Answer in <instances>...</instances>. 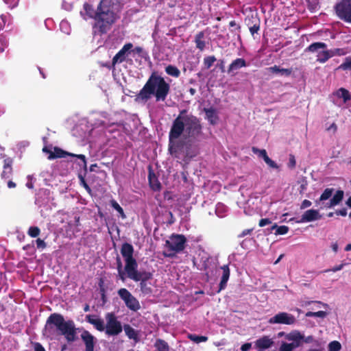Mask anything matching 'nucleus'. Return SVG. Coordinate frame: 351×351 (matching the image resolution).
<instances>
[{
  "label": "nucleus",
  "mask_w": 351,
  "mask_h": 351,
  "mask_svg": "<svg viewBox=\"0 0 351 351\" xmlns=\"http://www.w3.org/2000/svg\"><path fill=\"white\" fill-rule=\"evenodd\" d=\"M202 125L200 119L192 114H188L186 110L180 112L173 121L169 132L168 152L175 158L179 157L184 142L178 141L182 136L189 138V142L197 140L202 134Z\"/></svg>",
  "instance_id": "1"
},
{
  "label": "nucleus",
  "mask_w": 351,
  "mask_h": 351,
  "mask_svg": "<svg viewBox=\"0 0 351 351\" xmlns=\"http://www.w3.org/2000/svg\"><path fill=\"white\" fill-rule=\"evenodd\" d=\"M77 330L73 320L66 321L62 314L53 313L48 317L43 333L51 339L56 335H62L71 343L77 340Z\"/></svg>",
  "instance_id": "2"
},
{
  "label": "nucleus",
  "mask_w": 351,
  "mask_h": 351,
  "mask_svg": "<svg viewBox=\"0 0 351 351\" xmlns=\"http://www.w3.org/2000/svg\"><path fill=\"white\" fill-rule=\"evenodd\" d=\"M169 92V84L157 73L153 72L136 95L135 101L146 102L154 96L156 101H165Z\"/></svg>",
  "instance_id": "3"
},
{
  "label": "nucleus",
  "mask_w": 351,
  "mask_h": 351,
  "mask_svg": "<svg viewBox=\"0 0 351 351\" xmlns=\"http://www.w3.org/2000/svg\"><path fill=\"white\" fill-rule=\"evenodd\" d=\"M118 16L113 11L108 0H101L97 6V14L95 19L93 28L99 34L107 33L116 22Z\"/></svg>",
  "instance_id": "4"
},
{
  "label": "nucleus",
  "mask_w": 351,
  "mask_h": 351,
  "mask_svg": "<svg viewBox=\"0 0 351 351\" xmlns=\"http://www.w3.org/2000/svg\"><path fill=\"white\" fill-rule=\"evenodd\" d=\"M186 242V238L184 234H172L165 241V247L167 248V251L163 252V256L168 258L175 257L177 254L184 250Z\"/></svg>",
  "instance_id": "5"
},
{
  "label": "nucleus",
  "mask_w": 351,
  "mask_h": 351,
  "mask_svg": "<svg viewBox=\"0 0 351 351\" xmlns=\"http://www.w3.org/2000/svg\"><path fill=\"white\" fill-rule=\"evenodd\" d=\"M127 277L134 282H140V290L143 295H150L152 293V289L147 283V281L153 278L152 273L145 269L138 270L137 268L127 273Z\"/></svg>",
  "instance_id": "6"
},
{
  "label": "nucleus",
  "mask_w": 351,
  "mask_h": 351,
  "mask_svg": "<svg viewBox=\"0 0 351 351\" xmlns=\"http://www.w3.org/2000/svg\"><path fill=\"white\" fill-rule=\"evenodd\" d=\"M53 149V150H52L51 148H49V147L47 146H45L43 148V152L48 154V160H51L56 158H66V156L75 157L82 160V164L81 165L83 166L84 169H86V156L84 154H75L69 153L62 149L58 147H54Z\"/></svg>",
  "instance_id": "7"
},
{
  "label": "nucleus",
  "mask_w": 351,
  "mask_h": 351,
  "mask_svg": "<svg viewBox=\"0 0 351 351\" xmlns=\"http://www.w3.org/2000/svg\"><path fill=\"white\" fill-rule=\"evenodd\" d=\"M121 254L125 260V268L126 273L138 268L136 260L134 258V247L129 243H123L121 247Z\"/></svg>",
  "instance_id": "8"
},
{
  "label": "nucleus",
  "mask_w": 351,
  "mask_h": 351,
  "mask_svg": "<svg viewBox=\"0 0 351 351\" xmlns=\"http://www.w3.org/2000/svg\"><path fill=\"white\" fill-rule=\"evenodd\" d=\"M106 325L105 326L106 334L109 336H116L123 330L121 322L113 313H108L106 315Z\"/></svg>",
  "instance_id": "9"
},
{
  "label": "nucleus",
  "mask_w": 351,
  "mask_h": 351,
  "mask_svg": "<svg viewBox=\"0 0 351 351\" xmlns=\"http://www.w3.org/2000/svg\"><path fill=\"white\" fill-rule=\"evenodd\" d=\"M337 17L351 23V0H341L334 7Z\"/></svg>",
  "instance_id": "10"
},
{
  "label": "nucleus",
  "mask_w": 351,
  "mask_h": 351,
  "mask_svg": "<svg viewBox=\"0 0 351 351\" xmlns=\"http://www.w3.org/2000/svg\"><path fill=\"white\" fill-rule=\"evenodd\" d=\"M117 293L128 308L134 312L141 308L139 301L127 289L121 288Z\"/></svg>",
  "instance_id": "11"
},
{
  "label": "nucleus",
  "mask_w": 351,
  "mask_h": 351,
  "mask_svg": "<svg viewBox=\"0 0 351 351\" xmlns=\"http://www.w3.org/2000/svg\"><path fill=\"white\" fill-rule=\"evenodd\" d=\"M295 322L296 319L293 315L285 312H281L275 315L268 321V322L271 324H279L286 325L294 324Z\"/></svg>",
  "instance_id": "12"
},
{
  "label": "nucleus",
  "mask_w": 351,
  "mask_h": 351,
  "mask_svg": "<svg viewBox=\"0 0 351 351\" xmlns=\"http://www.w3.org/2000/svg\"><path fill=\"white\" fill-rule=\"evenodd\" d=\"M133 47L131 43L125 44L119 52L113 57L112 60V66L114 68L117 64H120L125 61L128 54Z\"/></svg>",
  "instance_id": "13"
},
{
  "label": "nucleus",
  "mask_w": 351,
  "mask_h": 351,
  "mask_svg": "<svg viewBox=\"0 0 351 351\" xmlns=\"http://www.w3.org/2000/svg\"><path fill=\"white\" fill-rule=\"evenodd\" d=\"M322 218V215L319 214L317 210L310 209L304 213L302 215L301 219L298 220V223H305V222H311L315 220L320 219Z\"/></svg>",
  "instance_id": "14"
},
{
  "label": "nucleus",
  "mask_w": 351,
  "mask_h": 351,
  "mask_svg": "<svg viewBox=\"0 0 351 351\" xmlns=\"http://www.w3.org/2000/svg\"><path fill=\"white\" fill-rule=\"evenodd\" d=\"M81 338L85 344V351H94L95 337L88 330H84L81 334Z\"/></svg>",
  "instance_id": "15"
},
{
  "label": "nucleus",
  "mask_w": 351,
  "mask_h": 351,
  "mask_svg": "<svg viewBox=\"0 0 351 351\" xmlns=\"http://www.w3.org/2000/svg\"><path fill=\"white\" fill-rule=\"evenodd\" d=\"M247 63L244 58H238L234 60L229 65L227 73L231 75H235V71L243 67H246Z\"/></svg>",
  "instance_id": "16"
},
{
  "label": "nucleus",
  "mask_w": 351,
  "mask_h": 351,
  "mask_svg": "<svg viewBox=\"0 0 351 351\" xmlns=\"http://www.w3.org/2000/svg\"><path fill=\"white\" fill-rule=\"evenodd\" d=\"M86 320L99 331H104L105 330L104 322L102 319L94 315H87Z\"/></svg>",
  "instance_id": "17"
},
{
  "label": "nucleus",
  "mask_w": 351,
  "mask_h": 351,
  "mask_svg": "<svg viewBox=\"0 0 351 351\" xmlns=\"http://www.w3.org/2000/svg\"><path fill=\"white\" fill-rule=\"evenodd\" d=\"M148 181L150 186V188L154 191H159L161 190L162 186L160 182L158 180V177L154 173L151 167H149V174H148Z\"/></svg>",
  "instance_id": "18"
},
{
  "label": "nucleus",
  "mask_w": 351,
  "mask_h": 351,
  "mask_svg": "<svg viewBox=\"0 0 351 351\" xmlns=\"http://www.w3.org/2000/svg\"><path fill=\"white\" fill-rule=\"evenodd\" d=\"M221 269H222L223 273L219 285V290L217 291L218 293L220 292L221 290H223L226 287L227 282L229 280L230 274V271L228 265L221 267Z\"/></svg>",
  "instance_id": "19"
},
{
  "label": "nucleus",
  "mask_w": 351,
  "mask_h": 351,
  "mask_svg": "<svg viewBox=\"0 0 351 351\" xmlns=\"http://www.w3.org/2000/svg\"><path fill=\"white\" fill-rule=\"evenodd\" d=\"M204 112L206 114V119L208 120L210 125H215L217 123L219 117L217 115V110L214 108H204Z\"/></svg>",
  "instance_id": "20"
},
{
  "label": "nucleus",
  "mask_w": 351,
  "mask_h": 351,
  "mask_svg": "<svg viewBox=\"0 0 351 351\" xmlns=\"http://www.w3.org/2000/svg\"><path fill=\"white\" fill-rule=\"evenodd\" d=\"M256 346L261 350H265L270 348L274 341L267 336H264L256 341Z\"/></svg>",
  "instance_id": "21"
},
{
  "label": "nucleus",
  "mask_w": 351,
  "mask_h": 351,
  "mask_svg": "<svg viewBox=\"0 0 351 351\" xmlns=\"http://www.w3.org/2000/svg\"><path fill=\"white\" fill-rule=\"evenodd\" d=\"M12 161L10 158L4 160L3 170L1 173V178L3 179H8L12 174Z\"/></svg>",
  "instance_id": "22"
},
{
  "label": "nucleus",
  "mask_w": 351,
  "mask_h": 351,
  "mask_svg": "<svg viewBox=\"0 0 351 351\" xmlns=\"http://www.w3.org/2000/svg\"><path fill=\"white\" fill-rule=\"evenodd\" d=\"M344 195V192L342 190H338L333 195V197L330 199V202L328 205V207H333L339 204V203L342 201Z\"/></svg>",
  "instance_id": "23"
},
{
  "label": "nucleus",
  "mask_w": 351,
  "mask_h": 351,
  "mask_svg": "<svg viewBox=\"0 0 351 351\" xmlns=\"http://www.w3.org/2000/svg\"><path fill=\"white\" fill-rule=\"evenodd\" d=\"M204 32L203 31L199 32L195 36V43L196 48L200 51H203L206 47V42L204 40Z\"/></svg>",
  "instance_id": "24"
},
{
  "label": "nucleus",
  "mask_w": 351,
  "mask_h": 351,
  "mask_svg": "<svg viewBox=\"0 0 351 351\" xmlns=\"http://www.w3.org/2000/svg\"><path fill=\"white\" fill-rule=\"evenodd\" d=\"M252 20V23H253L252 25H250L249 23H247V25L249 26V29L252 36L254 35V34L258 33V32L260 29V19L257 18L256 16H252L251 19H249V21Z\"/></svg>",
  "instance_id": "25"
},
{
  "label": "nucleus",
  "mask_w": 351,
  "mask_h": 351,
  "mask_svg": "<svg viewBox=\"0 0 351 351\" xmlns=\"http://www.w3.org/2000/svg\"><path fill=\"white\" fill-rule=\"evenodd\" d=\"M124 331L128 337L130 339L137 341L138 339V333L129 324H125L123 326Z\"/></svg>",
  "instance_id": "26"
},
{
  "label": "nucleus",
  "mask_w": 351,
  "mask_h": 351,
  "mask_svg": "<svg viewBox=\"0 0 351 351\" xmlns=\"http://www.w3.org/2000/svg\"><path fill=\"white\" fill-rule=\"evenodd\" d=\"M327 47V45L324 43L322 42H316L311 44L306 49V51L309 52H317L319 49H326Z\"/></svg>",
  "instance_id": "27"
},
{
  "label": "nucleus",
  "mask_w": 351,
  "mask_h": 351,
  "mask_svg": "<svg viewBox=\"0 0 351 351\" xmlns=\"http://www.w3.org/2000/svg\"><path fill=\"white\" fill-rule=\"evenodd\" d=\"M165 72L167 75L174 77H179L180 75V71L174 65L169 64L165 67Z\"/></svg>",
  "instance_id": "28"
},
{
  "label": "nucleus",
  "mask_w": 351,
  "mask_h": 351,
  "mask_svg": "<svg viewBox=\"0 0 351 351\" xmlns=\"http://www.w3.org/2000/svg\"><path fill=\"white\" fill-rule=\"evenodd\" d=\"M84 9L86 15L91 19H95L96 15L97 14V9L95 10L93 6L88 3H85L84 4Z\"/></svg>",
  "instance_id": "29"
},
{
  "label": "nucleus",
  "mask_w": 351,
  "mask_h": 351,
  "mask_svg": "<svg viewBox=\"0 0 351 351\" xmlns=\"http://www.w3.org/2000/svg\"><path fill=\"white\" fill-rule=\"evenodd\" d=\"M154 346L156 349V351H169V346L168 343L165 341L160 339H158L156 341Z\"/></svg>",
  "instance_id": "30"
},
{
  "label": "nucleus",
  "mask_w": 351,
  "mask_h": 351,
  "mask_svg": "<svg viewBox=\"0 0 351 351\" xmlns=\"http://www.w3.org/2000/svg\"><path fill=\"white\" fill-rule=\"evenodd\" d=\"M304 338V335H302L299 331L293 330L289 334H287L285 336V339L288 341H298L302 340Z\"/></svg>",
  "instance_id": "31"
},
{
  "label": "nucleus",
  "mask_w": 351,
  "mask_h": 351,
  "mask_svg": "<svg viewBox=\"0 0 351 351\" xmlns=\"http://www.w3.org/2000/svg\"><path fill=\"white\" fill-rule=\"evenodd\" d=\"M330 58L331 55L330 51L323 49L322 51L319 52L317 60L320 63H324Z\"/></svg>",
  "instance_id": "32"
},
{
  "label": "nucleus",
  "mask_w": 351,
  "mask_h": 351,
  "mask_svg": "<svg viewBox=\"0 0 351 351\" xmlns=\"http://www.w3.org/2000/svg\"><path fill=\"white\" fill-rule=\"evenodd\" d=\"M337 96L339 98H343L344 102L350 99L349 91L344 88H341L337 91Z\"/></svg>",
  "instance_id": "33"
},
{
  "label": "nucleus",
  "mask_w": 351,
  "mask_h": 351,
  "mask_svg": "<svg viewBox=\"0 0 351 351\" xmlns=\"http://www.w3.org/2000/svg\"><path fill=\"white\" fill-rule=\"evenodd\" d=\"M274 229L276 230V234L282 235L287 234L289 232V228L287 226H278L277 224L275 223L271 226V230H273Z\"/></svg>",
  "instance_id": "34"
},
{
  "label": "nucleus",
  "mask_w": 351,
  "mask_h": 351,
  "mask_svg": "<svg viewBox=\"0 0 351 351\" xmlns=\"http://www.w3.org/2000/svg\"><path fill=\"white\" fill-rule=\"evenodd\" d=\"M334 192V189L332 188H327L324 192L322 193L319 201L322 202L328 199L332 195Z\"/></svg>",
  "instance_id": "35"
},
{
  "label": "nucleus",
  "mask_w": 351,
  "mask_h": 351,
  "mask_svg": "<svg viewBox=\"0 0 351 351\" xmlns=\"http://www.w3.org/2000/svg\"><path fill=\"white\" fill-rule=\"evenodd\" d=\"M217 60L216 58L214 56H208L204 58V65L205 69H210L213 63Z\"/></svg>",
  "instance_id": "36"
},
{
  "label": "nucleus",
  "mask_w": 351,
  "mask_h": 351,
  "mask_svg": "<svg viewBox=\"0 0 351 351\" xmlns=\"http://www.w3.org/2000/svg\"><path fill=\"white\" fill-rule=\"evenodd\" d=\"M110 205L114 210H116L120 214L121 217L123 219H125L126 217L123 209L115 200H111Z\"/></svg>",
  "instance_id": "37"
},
{
  "label": "nucleus",
  "mask_w": 351,
  "mask_h": 351,
  "mask_svg": "<svg viewBox=\"0 0 351 351\" xmlns=\"http://www.w3.org/2000/svg\"><path fill=\"white\" fill-rule=\"evenodd\" d=\"M188 338L197 343H199L200 342H205L208 340V337L206 336H199L192 334H189L188 335Z\"/></svg>",
  "instance_id": "38"
},
{
  "label": "nucleus",
  "mask_w": 351,
  "mask_h": 351,
  "mask_svg": "<svg viewBox=\"0 0 351 351\" xmlns=\"http://www.w3.org/2000/svg\"><path fill=\"white\" fill-rule=\"evenodd\" d=\"M40 233V229L38 226H30L27 230V234L32 238L37 237Z\"/></svg>",
  "instance_id": "39"
},
{
  "label": "nucleus",
  "mask_w": 351,
  "mask_h": 351,
  "mask_svg": "<svg viewBox=\"0 0 351 351\" xmlns=\"http://www.w3.org/2000/svg\"><path fill=\"white\" fill-rule=\"evenodd\" d=\"M341 348V345L337 341H331L328 345L329 351H339Z\"/></svg>",
  "instance_id": "40"
},
{
  "label": "nucleus",
  "mask_w": 351,
  "mask_h": 351,
  "mask_svg": "<svg viewBox=\"0 0 351 351\" xmlns=\"http://www.w3.org/2000/svg\"><path fill=\"white\" fill-rule=\"evenodd\" d=\"M252 150L253 153L258 154V156L260 158H262L263 160H265V158H266V157H268L265 149H259L257 147H253L252 148Z\"/></svg>",
  "instance_id": "41"
},
{
  "label": "nucleus",
  "mask_w": 351,
  "mask_h": 351,
  "mask_svg": "<svg viewBox=\"0 0 351 351\" xmlns=\"http://www.w3.org/2000/svg\"><path fill=\"white\" fill-rule=\"evenodd\" d=\"M8 45V41L5 36L0 35V52L4 51L5 49Z\"/></svg>",
  "instance_id": "42"
},
{
  "label": "nucleus",
  "mask_w": 351,
  "mask_h": 351,
  "mask_svg": "<svg viewBox=\"0 0 351 351\" xmlns=\"http://www.w3.org/2000/svg\"><path fill=\"white\" fill-rule=\"evenodd\" d=\"M329 51L330 52L331 58L335 56H344L347 53V51L344 49H340V48H337V49H334L329 50Z\"/></svg>",
  "instance_id": "43"
},
{
  "label": "nucleus",
  "mask_w": 351,
  "mask_h": 351,
  "mask_svg": "<svg viewBox=\"0 0 351 351\" xmlns=\"http://www.w3.org/2000/svg\"><path fill=\"white\" fill-rule=\"evenodd\" d=\"M339 68L343 70H351V58H346L345 61L339 66Z\"/></svg>",
  "instance_id": "44"
},
{
  "label": "nucleus",
  "mask_w": 351,
  "mask_h": 351,
  "mask_svg": "<svg viewBox=\"0 0 351 351\" xmlns=\"http://www.w3.org/2000/svg\"><path fill=\"white\" fill-rule=\"evenodd\" d=\"M293 345L290 343L283 342L279 348L280 351H293Z\"/></svg>",
  "instance_id": "45"
},
{
  "label": "nucleus",
  "mask_w": 351,
  "mask_h": 351,
  "mask_svg": "<svg viewBox=\"0 0 351 351\" xmlns=\"http://www.w3.org/2000/svg\"><path fill=\"white\" fill-rule=\"evenodd\" d=\"M79 179H80V184L85 189V190L89 194H91L92 190H91L90 187L88 186V184L86 183L84 178L82 176L80 175Z\"/></svg>",
  "instance_id": "46"
},
{
  "label": "nucleus",
  "mask_w": 351,
  "mask_h": 351,
  "mask_svg": "<svg viewBox=\"0 0 351 351\" xmlns=\"http://www.w3.org/2000/svg\"><path fill=\"white\" fill-rule=\"evenodd\" d=\"M264 161L269 167H271L272 169H278L279 168L278 165L274 160H272L269 156L266 157V158H265Z\"/></svg>",
  "instance_id": "47"
},
{
  "label": "nucleus",
  "mask_w": 351,
  "mask_h": 351,
  "mask_svg": "<svg viewBox=\"0 0 351 351\" xmlns=\"http://www.w3.org/2000/svg\"><path fill=\"white\" fill-rule=\"evenodd\" d=\"M346 265V263H341L339 265H336V266L333 267L332 269H325L322 272L323 273H327L329 271L336 272V271L341 270Z\"/></svg>",
  "instance_id": "48"
},
{
  "label": "nucleus",
  "mask_w": 351,
  "mask_h": 351,
  "mask_svg": "<svg viewBox=\"0 0 351 351\" xmlns=\"http://www.w3.org/2000/svg\"><path fill=\"white\" fill-rule=\"evenodd\" d=\"M287 165L290 169H294L295 167L296 160L294 155L289 154V162Z\"/></svg>",
  "instance_id": "49"
},
{
  "label": "nucleus",
  "mask_w": 351,
  "mask_h": 351,
  "mask_svg": "<svg viewBox=\"0 0 351 351\" xmlns=\"http://www.w3.org/2000/svg\"><path fill=\"white\" fill-rule=\"evenodd\" d=\"M36 247L38 249L43 250L45 248H46V247H47V244L44 241V240H43L40 238H38L36 240Z\"/></svg>",
  "instance_id": "50"
},
{
  "label": "nucleus",
  "mask_w": 351,
  "mask_h": 351,
  "mask_svg": "<svg viewBox=\"0 0 351 351\" xmlns=\"http://www.w3.org/2000/svg\"><path fill=\"white\" fill-rule=\"evenodd\" d=\"M19 0H3L5 3H6L10 8H13L16 7L19 3Z\"/></svg>",
  "instance_id": "51"
},
{
  "label": "nucleus",
  "mask_w": 351,
  "mask_h": 351,
  "mask_svg": "<svg viewBox=\"0 0 351 351\" xmlns=\"http://www.w3.org/2000/svg\"><path fill=\"white\" fill-rule=\"evenodd\" d=\"M34 351H46L43 345L39 342H35L33 343Z\"/></svg>",
  "instance_id": "52"
},
{
  "label": "nucleus",
  "mask_w": 351,
  "mask_h": 351,
  "mask_svg": "<svg viewBox=\"0 0 351 351\" xmlns=\"http://www.w3.org/2000/svg\"><path fill=\"white\" fill-rule=\"evenodd\" d=\"M292 73V69H280L279 73L281 75L289 76Z\"/></svg>",
  "instance_id": "53"
},
{
  "label": "nucleus",
  "mask_w": 351,
  "mask_h": 351,
  "mask_svg": "<svg viewBox=\"0 0 351 351\" xmlns=\"http://www.w3.org/2000/svg\"><path fill=\"white\" fill-rule=\"evenodd\" d=\"M270 223H271V221L269 219L264 218V219H261L259 221L258 225L260 227H264L265 226H266L267 224H270Z\"/></svg>",
  "instance_id": "54"
},
{
  "label": "nucleus",
  "mask_w": 351,
  "mask_h": 351,
  "mask_svg": "<svg viewBox=\"0 0 351 351\" xmlns=\"http://www.w3.org/2000/svg\"><path fill=\"white\" fill-rule=\"evenodd\" d=\"M225 62L223 59L219 60L217 66L219 67L222 73L225 72Z\"/></svg>",
  "instance_id": "55"
},
{
  "label": "nucleus",
  "mask_w": 351,
  "mask_h": 351,
  "mask_svg": "<svg viewBox=\"0 0 351 351\" xmlns=\"http://www.w3.org/2000/svg\"><path fill=\"white\" fill-rule=\"evenodd\" d=\"M312 204L311 202L308 200V199H304L302 201L301 205H300V208L301 209H304L306 208H308L309 206H311Z\"/></svg>",
  "instance_id": "56"
},
{
  "label": "nucleus",
  "mask_w": 351,
  "mask_h": 351,
  "mask_svg": "<svg viewBox=\"0 0 351 351\" xmlns=\"http://www.w3.org/2000/svg\"><path fill=\"white\" fill-rule=\"evenodd\" d=\"M335 214L337 215L345 217L347 215V209L346 208H343L339 210H336Z\"/></svg>",
  "instance_id": "57"
},
{
  "label": "nucleus",
  "mask_w": 351,
  "mask_h": 351,
  "mask_svg": "<svg viewBox=\"0 0 351 351\" xmlns=\"http://www.w3.org/2000/svg\"><path fill=\"white\" fill-rule=\"evenodd\" d=\"M252 231H253V228L245 229V230H243L242 232L240 234H239L238 237L239 238L244 237L245 236L251 234Z\"/></svg>",
  "instance_id": "58"
},
{
  "label": "nucleus",
  "mask_w": 351,
  "mask_h": 351,
  "mask_svg": "<svg viewBox=\"0 0 351 351\" xmlns=\"http://www.w3.org/2000/svg\"><path fill=\"white\" fill-rule=\"evenodd\" d=\"M267 69L270 72L274 73H279V71H280V68L277 65H274L273 66L269 67Z\"/></svg>",
  "instance_id": "59"
},
{
  "label": "nucleus",
  "mask_w": 351,
  "mask_h": 351,
  "mask_svg": "<svg viewBox=\"0 0 351 351\" xmlns=\"http://www.w3.org/2000/svg\"><path fill=\"white\" fill-rule=\"evenodd\" d=\"M327 315V313L324 311H319L317 312H315L314 317H322L324 318Z\"/></svg>",
  "instance_id": "60"
},
{
  "label": "nucleus",
  "mask_w": 351,
  "mask_h": 351,
  "mask_svg": "<svg viewBox=\"0 0 351 351\" xmlns=\"http://www.w3.org/2000/svg\"><path fill=\"white\" fill-rule=\"evenodd\" d=\"M251 343H245L243 344L241 347V350L242 351H248L251 348Z\"/></svg>",
  "instance_id": "61"
},
{
  "label": "nucleus",
  "mask_w": 351,
  "mask_h": 351,
  "mask_svg": "<svg viewBox=\"0 0 351 351\" xmlns=\"http://www.w3.org/2000/svg\"><path fill=\"white\" fill-rule=\"evenodd\" d=\"M118 275H119V278L123 282H124L125 280V276L127 275V273L125 271H124L123 270H121L120 271H118Z\"/></svg>",
  "instance_id": "62"
},
{
  "label": "nucleus",
  "mask_w": 351,
  "mask_h": 351,
  "mask_svg": "<svg viewBox=\"0 0 351 351\" xmlns=\"http://www.w3.org/2000/svg\"><path fill=\"white\" fill-rule=\"evenodd\" d=\"M313 340H314L313 337L311 335L308 336V337L304 336L303 339H302V341H303L304 342H305L306 343H312L313 341Z\"/></svg>",
  "instance_id": "63"
},
{
  "label": "nucleus",
  "mask_w": 351,
  "mask_h": 351,
  "mask_svg": "<svg viewBox=\"0 0 351 351\" xmlns=\"http://www.w3.org/2000/svg\"><path fill=\"white\" fill-rule=\"evenodd\" d=\"M326 130L328 131L332 130L333 133H335L337 130V126L335 123H333Z\"/></svg>",
  "instance_id": "64"
}]
</instances>
